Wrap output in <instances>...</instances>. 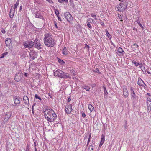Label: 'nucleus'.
Wrapping results in <instances>:
<instances>
[{
	"label": "nucleus",
	"instance_id": "obj_1",
	"mask_svg": "<svg viewBox=\"0 0 151 151\" xmlns=\"http://www.w3.org/2000/svg\"><path fill=\"white\" fill-rule=\"evenodd\" d=\"M44 114L45 118L49 122H53L56 118L57 115L52 109H49L48 107L46 108L44 111Z\"/></svg>",
	"mask_w": 151,
	"mask_h": 151
},
{
	"label": "nucleus",
	"instance_id": "obj_2",
	"mask_svg": "<svg viewBox=\"0 0 151 151\" xmlns=\"http://www.w3.org/2000/svg\"><path fill=\"white\" fill-rule=\"evenodd\" d=\"M43 40L45 45L48 47H52L55 44V41L50 34H46Z\"/></svg>",
	"mask_w": 151,
	"mask_h": 151
},
{
	"label": "nucleus",
	"instance_id": "obj_3",
	"mask_svg": "<svg viewBox=\"0 0 151 151\" xmlns=\"http://www.w3.org/2000/svg\"><path fill=\"white\" fill-rule=\"evenodd\" d=\"M34 45V42L31 41H27L24 42L23 46L25 48H30Z\"/></svg>",
	"mask_w": 151,
	"mask_h": 151
},
{
	"label": "nucleus",
	"instance_id": "obj_4",
	"mask_svg": "<svg viewBox=\"0 0 151 151\" xmlns=\"http://www.w3.org/2000/svg\"><path fill=\"white\" fill-rule=\"evenodd\" d=\"M23 74L21 72L17 73L15 75L14 80L17 82L19 81L22 78V77Z\"/></svg>",
	"mask_w": 151,
	"mask_h": 151
},
{
	"label": "nucleus",
	"instance_id": "obj_5",
	"mask_svg": "<svg viewBox=\"0 0 151 151\" xmlns=\"http://www.w3.org/2000/svg\"><path fill=\"white\" fill-rule=\"evenodd\" d=\"M35 47L38 49L41 48V45L40 43V42L37 39H35L34 40Z\"/></svg>",
	"mask_w": 151,
	"mask_h": 151
},
{
	"label": "nucleus",
	"instance_id": "obj_6",
	"mask_svg": "<svg viewBox=\"0 0 151 151\" xmlns=\"http://www.w3.org/2000/svg\"><path fill=\"white\" fill-rule=\"evenodd\" d=\"M122 2V3H120L119 5L121 7V8H122V9L124 11V10L126 9L127 7L128 2L126 1Z\"/></svg>",
	"mask_w": 151,
	"mask_h": 151
},
{
	"label": "nucleus",
	"instance_id": "obj_7",
	"mask_svg": "<svg viewBox=\"0 0 151 151\" xmlns=\"http://www.w3.org/2000/svg\"><path fill=\"white\" fill-rule=\"evenodd\" d=\"M123 93L125 97H128L129 96L128 92L127 90V86H123Z\"/></svg>",
	"mask_w": 151,
	"mask_h": 151
},
{
	"label": "nucleus",
	"instance_id": "obj_8",
	"mask_svg": "<svg viewBox=\"0 0 151 151\" xmlns=\"http://www.w3.org/2000/svg\"><path fill=\"white\" fill-rule=\"evenodd\" d=\"M13 100L15 104H19L20 102V98L17 96H13Z\"/></svg>",
	"mask_w": 151,
	"mask_h": 151
},
{
	"label": "nucleus",
	"instance_id": "obj_9",
	"mask_svg": "<svg viewBox=\"0 0 151 151\" xmlns=\"http://www.w3.org/2000/svg\"><path fill=\"white\" fill-rule=\"evenodd\" d=\"M130 89L132 98L133 100H134L136 99V95L134 91V88L131 87H130Z\"/></svg>",
	"mask_w": 151,
	"mask_h": 151
},
{
	"label": "nucleus",
	"instance_id": "obj_10",
	"mask_svg": "<svg viewBox=\"0 0 151 151\" xmlns=\"http://www.w3.org/2000/svg\"><path fill=\"white\" fill-rule=\"evenodd\" d=\"M12 113L11 111L6 112L5 115L4 120L5 122H6L12 116Z\"/></svg>",
	"mask_w": 151,
	"mask_h": 151
},
{
	"label": "nucleus",
	"instance_id": "obj_11",
	"mask_svg": "<svg viewBox=\"0 0 151 151\" xmlns=\"http://www.w3.org/2000/svg\"><path fill=\"white\" fill-rule=\"evenodd\" d=\"M137 84L139 86L144 87L145 88V86H146L143 81L140 78H138Z\"/></svg>",
	"mask_w": 151,
	"mask_h": 151
},
{
	"label": "nucleus",
	"instance_id": "obj_12",
	"mask_svg": "<svg viewBox=\"0 0 151 151\" xmlns=\"http://www.w3.org/2000/svg\"><path fill=\"white\" fill-rule=\"evenodd\" d=\"M68 14H67V20L70 23H72L73 18L69 12H68Z\"/></svg>",
	"mask_w": 151,
	"mask_h": 151
},
{
	"label": "nucleus",
	"instance_id": "obj_13",
	"mask_svg": "<svg viewBox=\"0 0 151 151\" xmlns=\"http://www.w3.org/2000/svg\"><path fill=\"white\" fill-rule=\"evenodd\" d=\"M30 57L32 60H34L37 58V53L35 52H31L30 54Z\"/></svg>",
	"mask_w": 151,
	"mask_h": 151
},
{
	"label": "nucleus",
	"instance_id": "obj_14",
	"mask_svg": "<svg viewBox=\"0 0 151 151\" xmlns=\"http://www.w3.org/2000/svg\"><path fill=\"white\" fill-rule=\"evenodd\" d=\"M57 73V75L59 77L62 78L64 77L65 76L64 73L62 71L60 70H57L56 71Z\"/></svg>",
	"mask_w": 151,
	"mask_h": 151
},
{
	"label": "nucleus",
	"instance_id": "obj_15",
	"mask_svg": "<svg viewBox=\"0 0 151 151\" xmlns=\"http://www.w3.org/2000/svg\"><path fill=\"white\" fill-rule=\"evenodd\" d=\"M105 136L104 134H102L101 136V139L100 144L99 145V147H101L105 141Z\"/></svg>",
	"mask_w": 151,
	"mask_h": 151
},
{
	"label": "nucleus",
	"instance_id": "obj_16",
	"mask_svg": "<svg viewBox=\"0 0 151 151\" xmlns=\"http://www.w3.org/2000/svg\"><path fill=\"white\" fill-rule=\"evenodd\" d=\"M147 105L148 109H151V99L150 98H147Z\"/></svg>",
	"mask_w": 151,
	"mask_h": 151
},
{
	"label": "nucleus",
	"instance_id": "obj_17",
	"mask_svg": "<svg viewBox=\"0 0 151 151\" xmlns=\"http://www.w3.org/2000/svg\"><path fill=\"white\" fill-rule=\"evenodd\" d=\"M23 99L24 102L26 104H29V99L27 96H24Z\"/></svg>",
	"mask_w": 151,
	"mask_h": 151
},
{
	"label": "nucleus",
	"instance_id": "obj_18",
	"mask_svg": "<svg viewBox=\"0 0 151 151\" xmlns=\"http://www.w3.org/2000/svg\"><path fill=\"white\" fill-rule=\"evenodd\" d=\"M15 12V9H13L11 8L9 14V16L10 18H13Z\"/></svg>",
	"mask_w": 151,
	"mask_h": 151
},
{
	"label": "nucleus",
	"instance_id": "obj_19",
	"mask_svg": "<svg viewBox=\"0 0 151 151\" xmlns=\"http://www.w3.org/2000/svg\"><path fill=\"white\" fill-rule=\"evenodd\" d=\"M81 88H83L86 89V91H89L90 89V87L86 85H81Z\"/></svg>",
	"mask_w": 151,
	"mask_h": 151
},
{
	"label": "nucleus",
	"instance_id": "obj_20",
	"mask_svg": "<svg viewBox=\"0 0 151 151\" xmlns=\"http://www.w3.org/2000/svg\"><path fill=\"white\" fill-rule=\"evenodd\" d=\"M11 42V40L9 38H7L5 41V43L7 46H9Z\"/></svg>",
	"mask_w": 151,
	"mask_h": 151
},
{
	"label": "nucleus",
	"instance_id": "obj_21",
	"mask_svg": "<svg viewBox=\"0 0 151 151\" xmlns=\"http://www.w3.org/2000/svg\"><path fill=\"white\" fill-rule=\"evenodd\" d=\"M68 111H67V113L70 114L72 110V106L71 105H70L69 106H68V107L67 108Z\"/></svg>",
	"mask_w": 151,
	"mask_h": 151
},
{
	"label": "nucleus",
	"instance_id": "obj_22",
	"mask_svg": "<svg viewBox=\"0 0 151 151\" xmlns=\"http://www.w3.org/2000/svg\"><path fill=\"white\" fill-rule=\"evenodd\" d=\"M120 6H119V5H118L117 6H116L115 8L116 10L119 12H123L124 10H123L122 9V8H121V7H120Z\"/></svg>",
	"mask_w": 151,
	"mask_h": 151
},
{
	"label": "nucleus",
	"instance_id": "obj_23",
	"mask_svg": "<svg viewBox=\"0 0 151 151\" xmlns=\"http://www.w3.org/2000/svg\"><path fill=\"white\" fill-rule=\"evenodd\" d=\"M118 52L119 53H120L122 54H123L124 53V51L123 50L121 47H119L117 50Z\"/></svg>",
	"mask_w": 151,
	"mask_h": 151
},
{
	"label": "nucleus",
	"instance_id": "obj_24",
	"mask_svg": "<svg viewBox=\"0 0 151 151\" xmlns=\"http://www.w3.org/2000/svg\"><path fill=\"white\" fill-rule=\"evenodd\" d=\"M19 0H17V1L16 3L14 6L13 9H14L17 7L19 4Z\"/></svg>",
	"mask_w": 151,
	"mask_h": 151
},
{
	"label": "nucleus",
	"instance_id": "obj_25",
	"mask_svg": "<svg viewBox=\"0 0 151 151\" xmlns=\"http://www.w3.org/2000/svg\"><path fill=\"white\" fill-rule=\"evenodd\" d=\"M88 108L91 112H92L94 109V107L91 104H89L88 106Z\"/></svg>",
	"mask_w": 151,
	"mask_h": 151
},
{
	"label": "nucleus",
	"instance_id": "obj_26",
	"mask_svg": "<svg viewBox=\"0 0 151 151\" xmlns=\"http://www.w3.org/2000/svg\"><path fill=\"white\" fill-rule=\"evenodd\" d=\"M105 32H106V34H107V36H108V38L110 40H111V38H112L111 35L109 33L108 31H107V30H105Z\"/></svg>",
	"mask_w": 151,
	"mask_h": 151
},
{
	"label": "nucleus",
	"instance_id": "obj_27",
	"mask_svg": "<svg viewBox=\"0 0 151 151\" xmlns=\"http://www.w3.org/2000/svg\"><path fill=\"white\" fill-rule=\"evenodd\" d=\"M57 58L59 63L61 64H63L65 63V62L63 61V60L60 59L58 57Z\"/></svg>",
	"mask_w": 151,
	"mask_h": 151
},
{
	"label": "nucleus",
	"instance_id": "obj_28",
	"mask_svg": "<svg viewBox=\"0 0 151 151\" xmlns=\"http://www.w3.org/2000/svg\"><path fill=\"white\" fill-rule=\"evenodd\" d=\"M93 147L92 145H90L88 149V151H93Z\"/></svg>",
	"mask_w": 151,
	"mask_h": 151
},
{
	"label": "nucleus",
	"instance_id": "obj_29",
	"mask_svg": "<svg viewBox=\"0 0 151 151\" xmlns=\"http://www.w3.org/2000/svg\"><path fill=\"white\" fill-rule=\"evenodd\" d=\"M54 10L55 11V14H56V15L58 17V16L59 15V12L58 10V9H54Z\"/></svg>",
	"mask_w": 151,
	"mask_h": 151
},
{
	"label": "nucleus",
	"instance_id": "obj_30",
	"mask_svg": "<svg viewBox=\"0 0 151 151\" xmlns=\"http://www.w3.org/2000/svg\"><path fill=\"white\" fill-rule=\"evenodd\" d=\"M132 63H134L136 66H137L140 64L139 63L137 62L134 60L132 61Z\"/></svg>",
	"mask_w": 151,
	"mask_h": 151
},
{
	"label": "nucleus",
	"instance_id": "obj_31",
	"mask_svg": "<svg viewBox=\"0 0 151 151\" xmlns=\"http://www.w3.org/2000/svg\"><path fill=\"white\" fill-rule=\"evenodd\" d=\"M72 75H76L75 71L72 68L71 70H70V72H69Z\"/></svg>",
	"mask_w": 151,
	"mask_h": 151
},
{
	"label": "nucleus",
	"instance_id": "obj_32",
	"mask_svg": "<svg viewBox=\"0 0 151 151\" xmlns=\"http://www.w3.org/2000/svg\"><path fill=\"white\" fill-rule=\"evenodd\" d=\"M8 54V52H4L3 53L2 55L0 57V58H3L5 56L7 55Z\"/></svg>",
	"mask_w": 151,
	"mask_h": 151
},
{
	"label": "nucleus",
	"instance_id": "obj_33",
	"mask_svg": "<svg viewBox=\"0 0 151 151\" xmlns=\"http://www.w3.org/2000/svg\"><path fill=\"white\" fill-rule=\"evenodd\" d=\"M35 17L38 18L40 19H42L43 18L42 16L39 14H37L35 16Z\"/></svg>",
	"mask_w": 151,
	"mask_h": 151
},
{
	"label": "nucleus",
	"instance_id": "obj_34",
	"mask_svg": "<svg viewBox=\"0 0 151 151\" xmlns=\"http://www.w3.org/2000/svg\"><path fill=\"white\" fill-rule=\"evenodd\" d=\"M103 88L104 89V92L105 95H107L108 94V93L106 90V88L105 87H104Z\"/></svg>",
	"mask_w": 151,
	"mask_h": 151
},
{
	"label": "nucleus",
	"instance_id": "obj_35",
	"mask_svg": "<svg viewBox=\"0 0 151 151\" xmlns=\"http://www.w3.org/2000/svg\"><path fill=\"white\" fill-rule=\"evenodd\" d=\"M124 126V128L125 129H126L127 128V121H125V124Z\"/></svg>",
	"mask_w": 151,
	"mask_h": 151
},
{
	"label": "nucleus",
	"instance_id": "obj_36",
	"mask_svg": "<svg viewBox=\"0 0 151 151\" xmlns=\"http://www.w3.org/2000/svg\"><path fill=\"white\" fill-rule=\"evenodd\" d=\"M35 97L36 99H38L40 100L41 101L42 100V99L41 97H40L37 94H35Z\"/></svg>",
	"mask_w": 151,
	"mask_h": 151
},
{
	"label": "nucleus",
	"instance_id": "obj_37",
	"mask_svg": "<svg viewBox=\"0 0 151 151\" xmlns=\"http://www.w3.org/2000/svg\"><path fill=\"white\" fill-rule=\"evenodd\" d=\"M92 21H93L92 19L91 18H89V19H88L87 21V23H89L90 24V23H91Z\"/></svg>",
	"mask_w": 151,
	"mask_h": 151
},
{
	"label": "nucleus",
	"instance_id": "obj_38",
	"mask_svg": "<svg viewBox=\"0 0 151 151\" xmlns=\"http://www.w3.org/2000/svg\"><path fill=\"white\" fill-rule=\"evenodd\" d=\"M95 72L99 74H101V72L99 71L98 68H96L95 70L94 71Z\"/></svg>",
	"mask_w": 151,
	"mask_h": 151
},
{
	"label": "nucleus",
	"instance_id": "obj_39",
	"mask_svg": "<svg viewBox=\"0 0 151 151\" xmlns=\"http://www.w3.org/2000/svg\"><path fill=\"white\" fill-rule=\"evenodd\" d=\"M87 25L88 27L90 29L92 28V26H91V25L90 24V23H87Z\"/></svg>",
	"mask_w": 151,
	"mask_h": 151
},
{
	"label": "nucleus",
	"instance_id": "obj_40",
	"mask_svg": "<svg viewBox=\"0 0 151 151\" xmlns=\"http://www.w3.org/2000/svg\"><path fill=\"white\" fill-rule=\"evenodd\" d=\"M1 32L4 34L6 32L5 30L3 28L1 29Z\"/></svg>",
	"mask_w": 151,
	"mask_h": 151
},
{
	"label": "nucleus",
	"instance_id": "obj_41",
	"mask_svg": "<svg viewBox=\"0 0 151 151\" xmlns=\"http://www.w3.org/2000/svg\"><path fill=\"white\" fill-rule=\"evenodd\" d=\"M65 47H64L63 50H62V53L63 54H65L66 52L65 51Z\"/></svg>",
	"mask_w": 151,
	"mask_h": 151
},
{
	"label": "nucleus",
	"instance_id": "obj_42",
	"mask_svg": "<svg viewBox=\"0 0 151 151\" xmlns=\"http://www.w3.org/2000/svg\"><path fill=\"white\" fill-rule=\"evenodd\" d=\"M89 47H90L89 46V45H87L86 44H85V48H87L88 49V50Z\"/></svg>",
	"mask_w": 151,
	"mask_h": 151
},
{
	"label": "nucleus",
	"instance_id": "obj_43",
	"mask_svg": "<svg viewBox=\"0 0 151 151\" xmlns=\"http://www.w3.org/2000/svg\"><path fill=\"white\" fill-rule=\"evenodd\" d=\"M30 148L28 146H27L26 148L25 151H29Z\"/></svg>",
	"mask_w": 151,
	"mask_h": 151
},
{
	"label": "nucleus",
	"instance_id": "obj_44",
	"mask_svg": "<svg viewBox=\"0 0 151 151\" xmlns=\"http://www.w3.org/2000/svg\"><path fill=\"white\" fill-rule=\"evenodd\" d=\"M138 24L142 28V30H143L144 27H143V26H142V24L140 23H138Z\"/></svg>",
	"mask_w": 151,
	"mask_h": 151
},
{
	"label": "nucleus",
	"instance_id": "obj_45",
	"mask_svg": "<svg viewBox=\"0 0 151 151\" xmlns=\"http://www.w3.org/2000/svg\"><path fill=\"white\" fill-rule=\"evenodd\" d=\"M82 116L83 118H85L86 117V115L85 113L83 111H82Z\"/></svg>",
	"mask_w": 151,
	"mask_h": 151
},
{
	"label": "nucleus",
	"instance_id": "obj_46",
	"mask_svg": "<svg viewBox=\"0 0 151 151\" xmlns=\"http://www.w3.org/2000/svg\"><path fill=\"white\" fill-rule=\"evenodd\" d=\"M72 68H67V71H68L69 73L70 72V70H71Z\"/></svg>",
	"mask_w": 151,
	"mask_h": 151
},
{
	"label": "nucleus",
	"instance_id": "obj_47",
	"mask_svg": "<svg viewBox=\"0 0 151 151\" xmlns=\"http://www.w3.org/2000/svg\"><path fill=\"white\" fill-rule=\"evenodd\" d=\"M48 2L50 3H53L52 0H46Z\"/></svg>",
	"mask_w": 151,
	"mask_h": 151
},
{
	"label": "nucleus",
	"instance_id": "obj_48",
	"mask_svg": "<svg viewBox=\"0 0 151 151\" xmlns=\"http://www.w3.org/2000/svg\"><path fill=\"white\" fill-rule=\"evenodd\" d=\"M54 24H55V25L56 27V28H58V27L57 25V23L56 22H55V21H54Z\"/></svg>",
	"mask_w": 151,
	"mask_h": 151
},
{
	"label": "nucleus",
	"instance_id": "obj_49",
	"mask_svg": "<svg viewBox=\"0 0 151 151\" xmlns=\"http://www.w3.org/2000/svg\"><path fill=\"white\" fill-rule=\"evenodd\" d=\"M65 0H58L59 2L60 3H62L63 2L65 1Z\"/></svg>",
	"mask_w": 151,
	"mask_h": 151
},
{
	"label": "nucleus",
	"instance_id": "obj_50",
	"mask_svg": "<svg viewBox=\"0 0 151 151\" xmlns=\"http://www.w3.org/2000/svg\"><path fill=\"white\" fill-rule=\"evenodd\" d=\"M28 74L27 73H25L24 75L25 77H27L28 76Z\"/></svg>",
	"mask_w": 151,
	"mask_h": 151
},
{
	"label": "nucleus",
	"instance_id": "obj_51",
	"mask_svg": "<svg viewBox=\"0 0 151 151\" xmlns=\"http://www.w3.org/2000/svg\"><path fill=\"white\" fill-rule=\"evenodd\" d=\"M91 16L93 17H94V18H95V17H96V15L95 14H91Z\"/></svg>",
	"mask_w": 151,
	"mask_h": 151
},
{
	"label": "nucleus",
	"instance_id": "obj_52",
	"mask_svg": "<svg viewBox=\"0 0 151 151\" xmlns=\"http://www.w3.org/2000/svg\"><path fill=\"white\" fill-rule=\"evenodd\" d=\"M133 45L135 46V47H138V45L137 44H136V43L134 44H133Z\"/></svg>",
	"mask_w": 151,
	"mask_h": 151
},
{
	"label": "nucleus",
	"instance_id": "obj_53",
	"mask_svg": "<svg viewBox=\"0 0 151 151\" xmlns=\"http://www.w3.org/2000/svg\"><path fill=\"white\" fill-rule=\"evenodd\" d=\"M139 67H140V68H141V69H142V68H144L145 69V67L142 65L140 66Z\"/></svg>",
	"mask_w": 151,
	"mask_h": 151
},
{
	"label": "nucleus",
	"instance_id": "obj_54",
	"mask_svg": "<svg viewBox=\"0 0 151 151\" xmlns=\"http://www.w3.org/2000/svg\"><path fill=\"white\" fill-rule=\"evenodd\" d=\"M133 30H135V31H136V33H137V29L136 28H135V27H133Z\"/></svg>",
	"mask_w": 151,
	"mask_h": 151
},
{
	"label": "nucleus",
	"instance_id": "obj_55",
	"mask_svg": "<svg viewBox=\"0 0 151 151\" xmlns=\"http://www.w3.org/2000/svg\"><path fill=\"white\" fill-rule=\"evenodd\" d=\"M118 17H119V18L120 19H122V17L121 16L120 14H118Z\"/></svg>",
	"mask_w": 151,
	"mask_h": 151
},
{
	"label": "nucleus",
	"instance_id": "obj_56",
	"mask_svg": "<svg viewBox=\"0 0 151 151\" xmlns=\"http://www.w3.org/2000/svg\"><path fill=\"white\" fill-rule=\"evenodd\" d=\"M90 139H88V142H87V146L88 145L89 143V142H90Z\"/></svg>",
	"mask_w": 151,
	"mask_h": 151
},
{
	"label": "nucleus",
	"instance_id": "obj_57",
	"mask_svg": "<svg viewBox=\"0 0 151 151\" xmlns=\"http://www.w3.org/2000/svg\"><path fill=\"white\" fill-rule=\"evenodd\" d=\"M36 147V144H35V151H37V148Z\"/></svg>",
	"mask_w": 151,
	"mask_h": 151
},
{
	"label": "nucleus",
	"instance_id": "obj_58",
	"mask_svg": "<svg viewBox=\"0 0 151 151\" xmlns=\"http://www.w3.org/2000/svg\"><path fill=\"white\" fill-rule=\"evenodd\" d=\"M71 101V99L70 97H69L68 99V102H70Z\"/></svg>",
	"mask_w": 151,
	"mask_h": 151
},
{
	"label": "nucleus",
	"instance_id": "obj_59",
	"mask_svg": "<svg viewBox=\"0 0 151 151\" xmlns=\"http://www.w3.org/2000/svg\"><path fill=\"white\" fill-rule=\"evenodd\" d=\"M101 24L102 26H104V22H101L100 23Z\"/></svg>",
	"mask_w": 151,
	"mask_h": 151
},
{
	"label": "nucleus",
	"instance_id": "obj_60",
	"mask_svg": "<svg viewBox=\"0 0 151 151\" xmlns=\"http://www.w3.org/2000/svg\"><path fill=\"white\" fill-rule=\"evenodd\" d=\"M66 77H67V78H69V79H70L71 78V77L70 76H69V75H68V76L67 75V76H66Z\"/></svg>",
	"mask_w": 151,
	"mask_h": 151
},
{
	"label": "nucleus",
	"instance_id": "obj_61",
	"mask_svg": "<svg viewBox=\"0 0 151 151\" xmlns=\"http://www.w3.org/2000/svg\"><path fill=\"white\" fill-rule=\"evenodd\" d=\"M91 134L90 133V135H89V138H88L89 139H91Z\"/></svg>",
	"mask_w": 151,
	"mask_h": 151
},
{
	"label": "nucleus",
	"instance_id": "obj_62",
	"mask_svg": "<svg viewBox=\"0 0 151 151\" xmlns=\"http://www.w3.org/2000/svg\"><path fill=\"white\" fill-rule=\"evenodd\" d=\"M136 22H137V23L138 24V23H140L139 20H137L136 21Z\"/></svg>",
	"mask_w": 151,
	"mask_h": 151
},
{
	"label": "nucleus",
	"instance_id": "obj_63",
	"mask_svg": "<svg viewBox=\"0 0 151 151\" xmlns=\"http://www.w3.org/2000/svg\"><path fill=\"white\" fill-rule=\"evenodd\" d=\"M48 95H49V96L50 97V98H52V96L50 95V93H49Z\"/></svg>",
	"mask_w": 151,
	"mask_h": 151
},
{
	"label": "nucleus",
	"instance_id": "obj_64",
	"mask_svg": "<svg viewBox=\"0 0 151 151\" xmlns=\"http://www.w3.org/2000/svg\"><path fill=\"white\" fill-rule=\"evenodd\" d=\"M22 9V6H21L20 7V10L21 11Z\"/></svg>",
	"mask_w": 151,
	"mask_h": 151
}]
</instances>
